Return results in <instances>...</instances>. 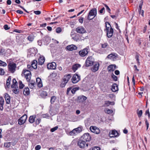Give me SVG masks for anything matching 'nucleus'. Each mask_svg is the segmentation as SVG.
Here are the masks:
<instances>
[{"label":"nucleus","instance_id":"obj_1","mask_svg":"<svg viewBox=\"0 0 150 150\" xmlns=\"http://www.w3.org/2000/svg\"><path fill=\"white\" fill-rule=\"evenodd\" d=\"M97 10L94 8L91 10L89 12L87 18L89 20L93 19L96 15Z\"/></svg>","mask_w":150,"mask_h":150},{"label":"nucleus","instance_id":"obj_2","mask_svg":"<svg viewBox=\"0 0 150 150\" xmlns=\"http://www.w3.org/2000/svg\"><path fill=\"white\" fill-rule=\"evenodd\" d=\"M22 76L25 77L27 81L29 82L30 81L31 74L29 71L26 69L23 70L22 74Z\"/></svg>","mask_w":150,"mask_h":150},{"label":"nucleus","instance_id":"obj_3","mask_svg":"<svg viewBox=\"0 0 150 150\" xmlns=\"http://www.w3.org/2000/svg\"><path fill=\"white\" fill-rule=\"evenodd\" d=\"M94 62V59L92 56H89L86 60L85 64L86 66L88 67L93 65Z\"/></svg>","mask_w":150,"mask_h":150},{"label":"nucleus","instance_id":"obj_4","mask_svg":"<svg viewBox=\"0 0 150 150\" xmlns=\"http://www.w3.org/2000/svg\"><path fill=\"white\" fill-rule=\"evenodd\" d=\"M89 51V47L88 46L82 50L80 51L79 52V54L81 57H84L87 55Z\"/></svg>","mask_w":150,"mask_h":150},{"label":"nucleus","instance_id":"obj_5","mask_svg":"<svg viewBox=\"0 0 150 150\" xmlns=\"http://www.w3.org/2000/svg\"><path fill=\"white\" fill-rule=\"evenodd\" d=\"M77 145L79 147L81 148H84L85 146L88 147V144L87 143L81 138L79 140L77 143Z\"/></svg>","mask_w":150,"mask_h":150},{"label":"nucleus","instance_id":"obj_6","mask_svg":"<svg viewBox=\"0 0 150 150\" xmlns=\"http://www.w3.org/2000/svg\"><path fill=\"white\" fill-rule=\"evenodd\" d=\"M27 118V115L25 114L24 115L18 120V124L20 125L23 124L26 121Z\"/></svg>","mask_w":150,"mask_h":150},{"label":"nucleus","instance_id":"obj_7","mask_svg":"<svg viewBox=\"0 0 150 150\" xmlns=\"http://www.w3.org/2000/svg\"><path fill=\"white\" fill-rule=\"evenodd\" d=\"M82 131L81 128L78 127L77 128L73 129L69 133L71 135H75L79 133Z\"/></svg>","mask_w":150,"mask_h":150},{"label":"nucleus","instance_id":"obj_8","mask_svg":"<svg viewBox=\"0 0 150 150\" xmlns=\"http://www.w3.org/2000/svg\"><path fill=\"white\" fill-rule=\"evenodd\" d=\"M91 136L88 133H85L81 137V139L86 142L90 141L91 139Z\"/></svg>","mask_w":150,"mask_h":150},{"label":"nucleus","instance_id":"obj_9","mask_svg":"<svg viewBox=\"0 0 150 150\" xmlns=\"http://www.w3.org/2000/svg\"><path fill=\"white\" fill-rule=\"evenodd\" d=\"M90 130L92 132L96 134H99L100 132L99 128L95 126H91L90 127Z\"/></svg>","mask_w":150,"mask_h":150},{"label":"nucleus","instance_id":"obj_10","mask_svg":"<svg viewBox=\"0 0 150 150\" xmlns=\"http://www.w3.org/2000/svg\"><path fill=\"white\" fill-rule=\"evenodd\" d=\"M75 31L79 33H86V30L82 26H80L77 28Z\"/></svg>","mask_w":150,"mask_h":150},{"label":"nucleus","instance_id":"obj_11","mask_svg":"<svg viewBox=\"0 0 150 150\" xmlns=\"http://www.w3.org/2000/svg\"><path fill=\"white\" fill-rule=\"evenodd\" d=\"M80 78V76L76 74L74 75L71 79L73 83H76L79 81Z\"/></svg>","mask_w":150,"mask_h":150},{"label":"nucleus","instance_id":"obj_12","mask_svg":"<svg viewBox=\"0 0 150 150\" xmlns=\"http://www.w3.org/2000/svg\"><path fill=\"white\" fill-rule=\"evenodd\" d=\"M16 63L10 62V72L12 73H14L16 71Z\"/></svg>","mask_w":150,"mask_h":150},{"label":"nucleus","instance_id":"obj_13","mask_svg":"<svg viewBox=\"0 0 150 150\" xmlns=\"http://www.w3.org/2000/svg\"><path fill=\"white\" fill-rule=\"evenodd\" d=\"M87 97L83 95L80 96H78L76 100L77 102L78 103H83L87 99Z\"/></svg>","mask_w":150,"mask_h":150},{"label":"nucleus","instance_id":"obj_14","mask_svg":"<svg viewBox=\"0 0 150 150\" xmlns=\"http://www.w3.org/2000/svg\"><path fill=\"white\" fill-rule=\"evenodd\" d=\"M56 64L55 62H52L48 63L47 65V68L48 69H54L56 67Z\"/></svg>","mask_w":150,"mask_h":150},{"label":"nucleus","instance_id":"obj_15","mask_svg":"<svg viewBox=\"0 0 150 150\" xmlns=\"http://www.w3.org/2000/svg\"><path fill=\"white\" fill-rule=\"evenodd\" d=\"M109 135L110 137H117L118 135V133L116 130H113L111 132H109Z\"/></svg>","mask_w":150,"mask_h":150},{"label":"nucleus","instance_id":"obj_16","mask_svg":"<svg viewBox=\"0 0 150 150\" xmlns=\"http://www.w3.org/2000/svg\"><path fill=\"white\" fill-rule=\"evenodd\" d=\"M77 49V47L74 45H68L66 47V49L69 51L76 50Z\"/></svg>","mask_w":150,"mask_h":150},{"label":"nucleus","instance_id":"obj_17","mask_svg":"<svg viewBox=\"0 0 150 150\" xmlns=\"http://www.w3.org/2000/svg\"><path fill=\"white\" fill-rule=\"evenodd\" d=\"M95 63V64L91 69L92 71L93 72H95L98 71L99 67V64L98 62H96Z\"/></svg>","mask_w":150,"mask_h":150},{"label":"nucleus","instance_id":"obj_18","mask_svg":"<svg viewBox=\"0 0 150 150\" xmlns=\"http://www.w3.org/2000/svg\"><path fill=\"white\" fill-rule=\"evenodd\" d=\"M45 61V57L42 56H40L38 59V63L39 65H42L44 64Z\"/></svg>","mask_w":150,"mask_h":150},{"label":"nucleus","instance_id":"obj_19","mask_svg":"<svg viewBox=\"0 0 150 150\" xmlns=\"http://www.w3.org/2000/svg\"><path fill=\"white\" fill-rule=\"evenodd\" d=\"M116 66L115 65H111L108 67V71H113L116 69Z\"/></svg>","mask_w":150,"mask_h":150},{"label":"nucleus","instance_id":"obj_20","mask_svg":"<svg viewBox=\"0 0 150 150\" xmlns=\"http://www.w3.org/2000/svg\"><path fill=\"white\" fill-rule=\"evenodd\" d=\"M107 32V36L109 38H110L113 35V29L111 27L110 30H108V32Z\"/></svg>","mask_w":150,"mask_h":150},{"label":"nucleus","instance_id":"obj_21","mask_svg":"<svg viewBox=\"0 0 150 150\" xmlns=\"http://www.w3.org/2000/svg\"><path fill=\"white\" fill-rule=\"evenodd\" d=\"M111 90L112 92H116L118 90V86L116 83H114L112 86Z\"/></svg>","mask_w":150,"mask_h":150},{"label":"nucleus","instance_id":"obj_22","mask_svg":"<svg viewBox=\"0 0 150 150\" xmlns=\"http://www.w3.org/2000/svg\"><path fill=\"white\" fill-rule=\"evenodd\" d=\"M143 1L142 0L140 1V3L139 5V13H141L140 12H142V16H144V11L142 10V6L143 5Z\"/></svg>","mask_w":150,"mask_h":150},{"label":"nucleus","instance_id":"obj_23","mask_svg":"<svg viewBox=\"0 0 150 150\" xmlns=\"http://www.w3.org/2000/svg\"><path fill=\"white\" fill-rule=\"evenodd\" d=\"M71 77L70 74H68L64 76L63 78V81L65 82V83H67Z\"/></svg>","mask_w":150,"mask_h":150},{"label":"nucleus","instance_id":"obj_24","mask_svg":"<svg viewBox=\"0 0 150 150\" xmlns=\"http://www.w3.org/2000/svg\"><path fill=\"white\" fill-rule=\"evenodd\" d=\"M12 83L11 86V88H18V83L15 79H13Z\"/></svg>","mask_w":150,"mask_h":150},{"label":"nucleus","instance_id":"obj_25","mask_svg":"<svg viewBox=\"0 0 150 150\" xmlns=\"http://www.w3.org/2000/svg\"><path fill=\"white\" fill-rule=\"evenodd\" d=\"M38 63L37 61L36 60H34L32 62L31 66V67L34 69H35L37 68V64Z\"/></svg>","mask_w":150,"mask_h":150},{"label":"nucleus","instance_id":"obj_26","mask_svg":"<svg viewBox=\"0 0 150 150\" xmlns=\"http://www.w3.org/2000/svg\"><path fill=\"white\" fill-rule=\"evenodd\" d=\"M23 93L25 96H28L30 94L29 89L28 88H25L23 91Z\"/></svg>","mask_w":150,"mask_h":150},{"label":"nucleus","instance_id":"obj_27","mask_svg":"<svg viewBox=\"0 0 150 150\" xmlns=\"http://www.w3.org/2000/svg\"><path fill=\"white\" fill-rule=\"evenodd\" d=\"M36 117L35 115L30 116L29 119V122L31 123H33L35 121V119Z\"/></svg>","mask_w":150,"mask_h":150},{"label":"nucleus","instance_id":"obj_28","mask_svg":"<svg viewBox=\"0 0 150 150\" xmlns=\"http://www.w3.org/2000/svg\"><path fill=\"white\" fill-rule=\"evenodd\" d=\"M4 101L3 98L1 97L0 98V109L2 110L3 109V105L4 104Z\"/></svg>","mask_w":150,"mask_h":150},{"label":"nucleus","instance_id":"obj_29","mask_svg":"<svg viewBox=\"0 0 150 150\" xmlns=\"http://www.w3.org/2000/svg\"><path fill=\"white\" fill-rule=\"evenodd\" d=\"M4 98L6 103L8 104H9V96L8 93H5L4 94Z\"/></svg>","mask_w":150,"mask_h":150},{"label":"nucleus","instance_id":"obj_30","mask_svg":"<svg viewBox=\"0 0 150 150\" xmlns=\"http://www.w3.org/2000/svg\"><path fill=\"white\" fill-rule=\"evenodd\" d=\"M81 65L80 64H76L74 65L72 67V69L73 71L75 72L77 69L80 67Z\"/></svg>","mask_w":150,"mask_h":150},{"label":"nucleus","instance_id":"obj_31","mask_svg":"<svg viewBox=\"0 0 150 150\" xmlns=\"http://www.w3.org/2000/svg\"><path fill=\"white\" fill-rule=\"evenodd\" d=\"M9 86V77H8L7 80L6 85L5 86V88L7 91H8Z\"/></svg>","mask_w":150,"mask_h":150},{"label":"nucleus","instance_id":"obj_32","mask_svg":"<svg viewBox=\"0 0 150 150\" xmlns=\"http://www.w3.org/2000/svg\"><path fill=\"white\" fill-rule=\"evenodd\" d=\"M114 103L113 102H110L109 101H105L104 104V105L105 106H108L109 105H114Z\"/></svg>","mask_w":150,"mask_h":150},{"label":"nucleus","instance_id":"obj_33","mask_svg":"<svg viewBox=\"0 0 150 150\" xmlns=\"http://www.w3.org/2000/svg\"><path fill=\"white\" fill-rule=\"evenodd\" d=\"M105 24L106 29L105 30L106 32H108V30H109V29L110 27H111L110 24L109 22H105Z\"/></svg>","mask_w":150,"mask_h":150},{"label":"nucleus","instance_id":"obj_34","mask_svg":"<svg viewBox=\"0 0 150 150\" xmlns=\"http://www.w3.org/2000/svg\"><path fill=\"white\" fill-rule=\"evenodd\" d=\"M137 112L138 117L139 118L140 117L142 116L143 113L142 110H139L138 109L137 110Z\"/></svg>","mask_w":150,"mask_h":150},{"label":"nucleus","instance_id":"obj_35","mask_svg":"<svg viewBox=\"0 0 150 150\" xmlns=\"http://www.w3.org/2000/svg\"><path fill=\"white\" fill-rule=\"evenodd\" d=\"M34 36L33 35H29L28 37V40L30 41H32L34 39Z\"/></svg>","mask_w":150,"mask_h":150},{"label":"nucleus","instance_id":"obj_36","mask_svg":"<svg viewBox=\"0 0 150 150\" xmlns=\"http://www.w3.org/2000/svg\"><path fill=\"white\" fill-rule=\"evenodd\" d=\"M111 77L113 80L116 81L117 80V76H115L113 73H112L111 75Z\"/></svg>","mask_w":150,"mask_h":150},{"label":"nucleus","instance_id":"obj_37","mask_svg":"<svg viewBox=\"0 0 150 150\" xmlns=\"http://www.w3.org/2000/svg\"><path fill=\"white\" fill-rule=\"evenodd\" d=\"M56 99V97L55 96H53L51 97L50 100V102L51 103H53L55 101Z\"/></svg>","mask_w":150,"mask_h":150},{"label":"nucleus","instance_id":"obj_38","mask_svg":"<svg viewBox=\"0 0 150 150\" xmlns=\"http://www.w3.org/2000/svg\"><path fill=\"white\" fill-rule=\"evenodd\" d=\"M79 87H76L74 88L73 89H72L71 91V92L72 93L74 94L76 92L77 90H79Z\"/></svg>","mask_w":150,"mask_h":150},{"label":"nucleus","instance_id":"obj_39","mask_svg":"<svg viewBox=\"0 0 150 150\" xmlns=\"http://www.w3.org/2000/svg\"><path fill=\"white\" fill-rule=\"evenodd\" d=\"M19 83V88L20 89H22L24 86V85L22 83V82L21 81H18Z\"/></svg>","mask_w":150,"mask_h":150},{"label":"nucleus","instance_id":"obj_40","mask_svg":"<svg viewBox=\"0 0 150 150\" xmlns=\"http://www.w3.org/2000/svg\"><path fill=\"white\" fill-rule=\"evenodd\" d=\"M47 95V93L46 92L43 91L40 94L42 98H44Z\"/></svg>","mask_w":150,"mask_h":150},{"label":"nucleus","instance_id":"obj_41","mask_svg":"<svg viewBox=\"0 0 150 150\" xmlns=\"http://www.w3.org/2000/svg\"><path fill=\"white\" fill-rule=\"evenodd\" d=\"M108 47V45L107 42L105 43L104 44H101V47L103 48H107Z\"/></svg>","mask_w":150,"mask_h":150},{"label":"nucleus","instance_id":"obj_42","mask_svg":"<svg viewBox=\"0 0 150 150\" xmlns=\"http://www.w3.org/2000/svg\"><path fill=\"white\" fill-rule=\"evenodd\" d=\"M89 150H100V148L98 146H95L90 148Z\"/></svg>","mask_w":150,"mask_h":150},{"label":"nucleus","instance_id":"obj_43","mask_svg":"<svg viewBox=\"0 0 150 150\" xmlns=\"http://www.w3.org/2000/svg\"><path fill=\"white\" fill-rule=\"evenodd\" d=\"M12 91L15 94H18L19 93V90L18 88H13Z\"/></svg>","mask_w":150,"mask_h":150},{"label":"nucleus","instance_id":"obj_44","mask_svg":"<svg viewBox=\"0 0 150 150\" xmlns=\"http://www.w3.org/2000/svg\"><path fill=\"white\" fill-rule=\"evenodd\" d=\"M139 55L138 54H136L135 56V59H136V60L137 61V63L138 64H139L140 62L139 61Z\"/></svg>","mask_w":150,"mask_h":150},{"label":"nucleus","instance_id":"obj_45","mask_svg":"<svg viewBox=\"0 0 150 150\" xmlns=\"http://www.w3.org/2000/svg\"><path fill=\"white\" fill-rule=\"evenodd\" d=\"M6 65V63L2 62L0 60V66H5Z\"/></svg>","mask_w":150,"mask_h":150},{"label":"nucleus","instance_id":"obj_46","mask_svg":"<svg viewBox=\"0 0 150 150\" xmlns=\"http://www.w3.org/2000/svg\"><path fill=\"white\" fill-rule=\"evenodd\" d=\"M58 128V126H56L54 127H53L50 129V131L52 132H54L55 130H57Z\"/></svg>","mask_w":150,"mask_h":150},{"label":"nucleus","instance_id":"obj_47","mask_svg":"<svg viewBox=\"0 0 150 150\" xmlns=\"http://www.w3.org/2000/svg\"><path fill=\"white\" fill-rule=\"evenodd\" d=\"M145 115H148L149 118L150 117V113L149 111V109L146 111Z\"/></svg>","mask_w":150,"mask_h":150},{"label":"nucleus","instance_id":"obj_48","mask_svg":"<svg viewBox=\"0 0 150 150\" xmlns=\"http://www.w3.org/2000/svg\"><path fill=\"white\" fill-rule=\"evenodd\" d=\"M105 112L107 113L110 114L112 113V112L113 111L110 109H108L107 110H106Z\"/></svg>","mask_w":150,"mask_h":150},{"label":"nucleus","instance_id":"obj_49","mask_svg":"<svg viewBox=\"0 0 150 150\" xmlns=\"http://www.w3.org/2000/svg\"><path fill=\"white\" fill-rule=\"evenodd\" d=\"M62 31V29L60 27L57 28L56 30V32L57 33H59Z\"/></svg>","mask_w":150,"mask_h":150},{"label":"nucleus","instance_id":"obj_50","mask_svg":"<svg viewBox=\"0 0 150 150\" xmlns=\"http://www.w3.org/2000/svg\"><path fill=\"white\" fill-rule=\"evenodd\" d=\"M35 83H30L29 84V86L31 88H33L34 87Z\"/></svg>","mask_w":150,"mask_h":150},{"label":"nucleus","instance_id":"obj_51","mask_svg":"<svg viewBox=\"0 0 150 150\" xmlns=\"http://www.w3.org/2000/svg\"><path fill=\"white\" fill-rule=\"evenodd\" d=\"M4 74V70L0 68V75H3Z\"/></svg>","mask_w":150,"mask_h":150},{"label":"nucleus","instance_id":"obj_52","mask_svg":"<svg viewBox=\"0 0 150 150\" xmlns=\"http://www.w3.org/2000/svg\"><path fill=\"white\" fill-rule=\"evenodd\" d=\"M4 146L6 148H8L9 147V142L4 143Z\"/></svg>","mask_w":150,"mask_h":150},{"label":"nucleus","instance_id":"obj_53","mask_svg":"<svg viewBox=\"0 0 150 150\" xmlns=\"http://www.w3.org/2000/svg\"><path fill=\"white\" fill-rule=\"evenodd\" d=\"M37 84L39 88H41L42 87V81H41L40 82L38 83Z\"/></svg>","mask_w":150,"mask_h":150},{"label":"nucleus","instance_id":"obj_54","mask_svg":"<svg viewBox=\"0 0 150 150\" xmlns=\"http://www.w3.org/2000/svg\"><path fill=\"white\" fill-rule=\"evenodd\" d=\"M41 120L40 118H39L37 119L35 121L36 125H39L41 122Z\"/></svg>","mask_w":150,"mask_h":150},{"label":"nucleus","instance_id":"obj_55","mask_svg":"<svg viewBox=\"0 0 150 150\" xmlns=\"http://www.w3.org/2000/svg\"><path fill=\"white\" fill-rule=\"evenodd\" d=\"M104 6L106 8V10L109 13H110V9L109 8V7L106 4H104Z\"/></svg>","mask_w":150,"mask_h":150},{"label":"nucleus","instance_id":"obj_56","mask_svg":"<svg viewBox=\"0 0 150 150\" xmlns=\"http://www.w3.org/2000/svg\"><path fill=\"white\" fill-rule=\"evenodd\" d=\"M41 147L40 145H37L35 147V149L36 150H39L40 149Z\"/></svg>","mask_w":150,"mask_h":150},{"label":"nucleus","instance_id":"obj_57","mask_svg":"<svg viewBox=\"0 0 150 150\" xmlns=\"http://www.w3.org/2000/svg\"><path fill=\"white\" fill-rule=\"evenodd\" d=\"M114 56V55L112 54H111L108 55L107 56V58L109 59H111L112 58H113Z\"/></svg>","mask_w":150,"mask_h":150},{"label":"nucleus","instance_id":"obj_58","mask_svg":"<svg viewBox=\"0 0 150 150\" xmlns=\"http://www.w3.org/2000/svg\"><path fill=\"white\" fill-rule=\"evenodd\" d=\"M115 96V95L113 94H110L108 95V97L110 98H113Z\"/></svg>","mask_w":150,"mask_h":150},{"label":"nucleus","instance_id":"obj_59","mask_svg":"<svg viewBox=\"0 0 150 150\" xmlns=\"http://www.w3.org/2000/svg\"><path fill=\"white\" fill-rule=\"evenodd\" d=\"M145 123L146 125V129L147 130L149 127V124L146 119L145 120Z\"/></svg>","mask_w":150,"mask_h":150},{"label":"nucleus","instance_id":"obj_60","mask_svg":"<svg viewBox=\"0 0 150 150\" xmlns=\"http://www.w3.org/2000/svg\"><path fill=\"white\" fill-rule=\"evenodd\" d=\"M34 12L36 15H39L41 13V12L39 11H35Z\"/></svg>","mask_w":150,"mask_h":150},{"label":"nucleus","instance_id":"obj_61","mask_svg":"<svg viewBox=\"0 0 150 150\" xmlns=\"http://www.w3.org/2000/svg\"><path fill=\"white\" fill-rule=\"evenodd\" d=\"M13 32H15L16 33H21L22 32V30H17V29H15L13 31Z\"/></svg>","mask_w":150,"mask_h":150},{"label":"nucleus","instance_id":"obj_62","mask_svg":"<svg viewBox=\"0 0 150 150\" xmlns=\"http://www.w3.org/2000/svg\"><path fill=\"white\" fill-rule=\"evenodd\" d=\"M4 28L6 30H7L9 29V27H8V26L7 25H5L4 26Z\"/></svg>","mask_w":150,"mask_h":150},{"label":"nucleus","instance_id":"obj_63","mask_svg":"<svg viewBox=\"0 0 150 150\" xmlns=\"http://www.w3.org/2000/svg\"><path fill=\"white\" fill-rule=\"evenodd\" d=\"M34 51V49L33 48H30L29 50L28 51L29 52L31 53H34L33 52Z\"/></svg>","mask_w":150,"mask_h":150},{"label":"nucleus","instance_id":"obj_64","mask_svg":"<svg viewBox=\"0 0 150 150\" xmlns=\"http://www.w3.org/2000/svg\"><path fill=\"white\" fill-rule=\"evenodd\" d=\"M41 81V79L39 77L37 78L36 79V81L37 83L38 82H40Z\"/></svg>","mask_w":150,"mask_h":150}]
</instances>
